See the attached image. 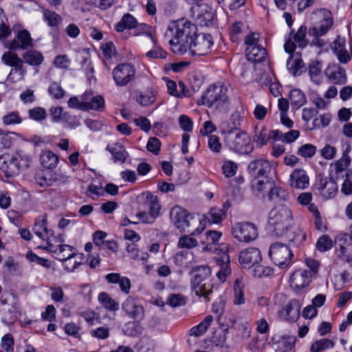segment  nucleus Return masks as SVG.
<instances>
[{
	"instance_id": "30",
	"label": "nucleus",
	"mask_w": 352,
	"mask_h": 352,
	"mask_svg": "<svg viewBox=\"0 0 352 352\" xmlns=\"http://www.w3.org/2000/svg\"><path fill=\"white\" fill-rule=\"evenodd\" d=\"M244 282L242 277L236 279L233 286V303L234 305H242L245 302L244 294Z\"/></svg>"
},
{
	"instance_id": "41",
	"label": "nucleus",
	"mask_w": 352,
	"mask_h": 352,
	"mask_svg": "<svg viewBox=\"0 0 352 352\" xmlns=\"http://www.w3.org/2000/svg\"><path fill=\"white\" fill-rule=\"evenodd\" d=\"M133 321L126 323L122 329L124 335L135 337L142 333L144 328L140 322Z\"/></svg>"
},
{
	"instance_id": "33",
	"label": "nucleus",
	"mask_w": 352,
	"mask_h": 352,
	"mask_svg": "<svg viewBox=\"0 0 352 352\" xmlns=\"http://www.w3.org/2000/svg\"><path fill=\"white\" fill-rule=\"evenodd\" d=\"M270 188V192L267 194L268 199L272 201L278 202L282 201H287L289 197V194L285 189L276 186L273 184L272 187L267 186Z\"/></svg>"
},
{
	"instance_id": "29",
	"label": "nucleus",
	"mask_w": 352,
	"mask_h": 352,
	"mask_svg": "<svg viewBox=\"0 0 352 352\" xmlns=\"http://www.w3.org/2000/svg\"><path fill=\"white\" fill-rule=\"evenodd\" d=\"M331 47L340 62L346 63L349 60L350 56L345 48V41L344 39L338 38L333 41Z\"/></svg>"
},
{
	"instance_id": "62",
	"label": "nucleus",
	"mask_w": 352,
	"mask_h": 352,
	"mask_svg": "<svg viewBox=\"0 0 352 352\" xmlns=\"http://www.w3.org/2000/svg\"><path fill=\"white\" fill-rule=\"evenodd\" d=\"M238 169L237 164L231 160H226L222 166L223 173L226 177L234 176Z\"/></svg>"
},
{
	"instance_id": "38",
	"label": "nucleus",
	"mask_w": 352,
	"mask_h": 352,
	"mask_svg": "<svg viewBox=\"0 0 352 352\" xmlns=\"http://www.w3.org/2000/svg\"><path fill=\"white\" fill-rule=\"evenodd\" d=\"M32 65L38 66L44 60L43 54L36 50H29L23 55V61Z\"/></svg>"
},
{
	"instance_id": "19",
	"label": "nucleus",
	"mask_w": 352,
	"mask_h": 352,
	"mask_svg": "<svg viewBox=\"0 0 352 352\" xmlns=\"http://www.w3.org/2000/svg\"><path fill=\"white\" fill-rule=\"evenodd\" d=\"M245 118V111L242 107H237L231 114L230 122H223L221 124V133L224 132L227 129L231 131H241L239 127L241 126Z\"/></svg>"
},
{
	"instance_id": "18",
	"label": "nucleus",
	"mask_w": 352,
	"mask_h": 352,
	"mask_svg": "<svg viewBox=\"0 0 352 352\" xmlns=\"http://www.w3.org/2000/svg\"><path fill=\"white\" fill-rule=\"evenodd\" d=\"M83 111L94 110L102 111L104 109V99L102 96H94L92 91H85L82 96Z\"/></svg>"
},
{
	"instance_id": "58",
	"label": "nucleus",
	"mask_w": 352,
	"mask_h": 352,
	"mask_svg": "<svg viewBox=\"0 0 352 352\" xmlns=\"http://www.w3.org/2000/svg\"><path fill=\"white\" fill-rule=\"evenodd\" d=\"M2 120L5 125H12L21 124L23 119L18 111H12L5 115Z\"/></svg>"
},
{
	"instance_id": "47",
	"label": "nucleus",
	"mask_w": 352,
	"mask_h": 352,
	"mask_svg": "<svg viewBox=\"0 0 352 352\" xmlns=\"http://www.w3.org/2000/svg\"><path fill=\"white\" fill-rule=\"evenodd\" d=\"M335 346V342L327 338L318 340L312 343L310 346V352H321L327 349H331Z\"/></svg>"
},
{
	"instance_id": "6",
	"label": "nucleus",
	"mask_w": 352,
	"mask_h": 352,
	"mask_svg": "<svg viewBox=\"0 0 352 352\" xmlns=\"http://www.w3.org/2000/svg\"><path fill=\"white\" fill-rule=\"evenodd\" d=\"M210 267L201 265L194 270V276L191 280V287L197 296L205 298L212 292L213 285L210 278Z\"/></svg>"
},
{
	"instance_id": "26",
	"label": "nucleus",
	"mask_w": 352,
	"mask_h": 352,
	"mask_svg": "<svg viewBox=\"0 0 352 352\" xmlns=\"http://www.w3.org/2000/svg\"><path fill=\"white\" fill-rule=\"evenodd\" d=\"M222 236V233L219 231L210 230L204 234V238L201 239V243L204 245L203 248L205 251L216 252L217 245Z\"/></svg>"
},
{
	"instance_id": "44",
	"label": "nucleus",
	"mask_w": 352,
	"mask_h": 352,
	"mask_svg": "<svg viewBox=\"0 0 352 352\" xmlns=\"http://www.w3.org/2000/svg\"><path fill=\"white\" fill-rule=\"evenodd\" d=\"M214 12L211 8H206L201 9L197 15V20L201 25L209 27L212 25Z\"/></svg>"
},
{
	"instance_id": "28",
	"label": "nucleus",
	"mask_w": 352,
	"mask_h": 352,
	"mask_svg": "<svg viewBox=\"0 0 352 352\" xmlns=\"http://www.w3.org/2000/svg\"><path fill=\"white\" fill-rule=\"evenodd\" d=\"M106 280L109 283L118 284L120 290L128 294L131 289V280L126 276H122L118 273H110L106 275Z\"/></svg>"
},
{
	"instance_id": "42",
	"label": "nucleus",
	"mask_w": 352,
	"mask_h": 352,
	"mask_svg": "<svg viewBox=\"0 0 352 352\" xmlns=\"http://www.w3.org/2000/svg\"><path fill=\"white\" fill-rule=\"evenodd\" d=\"M212 321V316H207L201 322L190 330V335L195 337L202 336L206 332Z\"/></svg>"
},
{
	"instance_id": "7",
	"label": "nucleus",
	"mask_w": 352,
	"mask_h": 352,
	"mask_svg": "<svg viewBox=\"0 0 352 352\" xmlns=\"http://www.w3.org/2000/svg\"><path fill=\"white\" fill-rule=\"evenodd\" d=\"M142 206L148 212H140L136 216L139 221L144 223H153L160 216L161 206L158 197L151 192H142L140 196Z\"/></svg>"
},
{
	"instance_id": "21",
	"label": "nucleus",
	"mask_w": 352,
	"mask_h": 352,
	"mask_svg": "<svg viewBox=\"0 0 352 352\" xmlns=\"http://www.w3.org/2000/svg\"><path fill=\"white\" fill-rule=\"evenodd\" d=\"M324 74L331 82L337 85H343L347 80L345 70L338 64L329 65Z\"/></svg>"
},
{
	"instance_id": "11",
	"label": "nucleus",
	"mask_w": 352,
	"mask_h": 352,
	"mask_svg": "<svg viewBox=\"0 0 352 352\" xmlns=\"http://www.w3.org/2000/svg\"><path fill=\"white\" fill-rule=\"evenodd\" d=\"M136 69L131 63H120L112 71L113 79L118 87H125L135 78Z\"/></svg>"
},
{
	"instance_id": "61",
	"label": "nucleus",
	"mask_w": 352,
	"mask_h": 352,
	"mask_svg": "<svg viewBox=\"0 0 352 352\" xmlns=\"http://www.w3.org/2000/svg\"><path fill=\"white\" fill-rule=\"evenodd\" d=\"M89 333L92 337L98 340H105L109 337L110 329L107 327L102 326L91 330Z\"/></svg>"
},
{
	"instance_id": "55",
	"label": "nucleus",
	"mask_w": 352,
	"mask_h": 352,
	"mask_svg": "<svg viewBox=\"0 0 352 352\" xmlns=\"http://www.w3.org/2000/svg\"><path fill=\"white\" fill-rule=\"evenodd\" d=\"M1 60L4 64L11 67L20 64V63H23V59L19 58L16 54L10 51L4 52Z\"/></svg>"
},
{
	"instance_id": "20",
	"label": "nucleus",
	"mask_w": 352,
	"mask_h": 352,
	"mask_svg": "<svg viewBox=\"0 0 352 352\" xmlns=\"http://www.w3.org/2000/svg\"><path fill=\"white\" fill-rule=\"evenodd\" d=\"M300 303L298 300L292 299L279 311L280 318L287 321H295L300 316Z\"/></svg>"
},
{
	"instance_id": "31",
	"label": "nucleus",
	"mask_w": 352,
	"mask_h": 352,
	"mask_svg": "<svg viewBox=\"0 0 352 352\" xmlns=\"http://www.w3.org/2000/svg\"><path fill=\"white\" fill-rule=\"evenodd\" d=\"M246 57L249 61L252 63L262 62L266 56L265 49L261 45L256 47H246Z\"/></svg>"
},
{
	"instance_id": "60",
	"label": "nucleus",
	"mask_w": 352,
	"mask_h": 352,
	"mask_svg": "<svg viewBox=\"0 0 352 352\" xmlns=\"http://www.w3.org/2000/svg\"><path fill=\"white\" fill-rule=\"evenodd\" d=\"M317 249L320 252H326L333 247V242L328 235H322L316 243Z\"/></svg>"
},
{
	"instance_id": "48",
	"label": "nucleus",
	"mask_w": 352,
	"mask_h": 352,
	"mask_svg": "<svg viewBox=\"0 0 352 352\" xmlns=\"http://www.w3.org/2000/svg\"><path fill=\"white\" fill-rule=\"evenodd\" d=\"M226 217L225 210L219 208H212L207 214V219L212 223H219Z\"/></svg>"
},
{
	"instance_id": "63",
	"label": "nucleus",
	"mask_w": 352,
	"mask_h": 352,
	"mask_svg": "<svg viewBox=\"0 0 352 352\" xmlns=\"http://www.w3.org/2000/svg\"><path fill=\"white\" fill-rule=\"evenodd\" d=\"M49 94L55 99H60L65 95V91L56 82H52L48 88Z\"/></svg>"
},
{
	"instance_id": "4",
	"label": "nucleus",
	"mask_w": 352,
	"mask_h": 352,
	"mask_svg": "<svg viewBox=\"0 0 352 352\" xmlns=\"http://www.w3.org/2000/svg\"><path fill=\"white\" fill-rule=\"evenodd\" d=\"M292 221V212L285 205L274 207L269 214V223L273 227L274 232L278 236H283Z\"/></svg>"
},
{
	"instance_id": "36",
	"label": "nucleus",
	"mask_w": 352,
	"mask_h": 352,
	"mask_svg": "<svg viewBox=\"0 0 352 352\" xmlns=\"http://www.w3.org/2000/svg\"><path fill=\"white\" fill-rule=\"evenodd\" d=\"M269 140L270 135L265 126H262L258 127V126H256L254 127L253 141L256 144L258 147H262L266 145Z\"/></svg>"
},
{
	"instance_id": "52",
	"label": "nucleus",
	"mask_w": 352,
	"mask_h": 352,
	"mask_svg": "<svg viewBox=\"0 0 352 352\" xmlns=\"http://www.w3.org/2000/svg\"><path fill=\"white\" fill-rule=\"evenodd\" d=\"M26 71L23 69V63L13 66L8 76V79L12 82H16L23 78Z\"/></svg>"
},
{
	"instance_id": "1",
	"label": "nucleus",
	"mask_w": 352,
	"mask_h": 352,
	"mask_svg": "<svg viewBox=\"0 0 352 352\" xmlns=\"http://www.w3.org/2000/svg\"><path fill=\"white\" fill-rule=\"evenodd\" d=\"M197 28L188 19L182 18L172 21L168 26L166 36H171L168 43L175 54L183 55L187 53L189 44L196 36Z\"/></svg>"
},
{
	"instance_id": "27",
	"label": "nucleus",
	"mask_w": 352,
	"mask_h": 352,
	"mask_svg": "<svg viewBox=\"0 0 352 352\" xmlns=\"http://www.w3.org/2000/svg\"><path fill=\"white\" fill-rule=\"evenodd\" d=\"M318 189L325 199L333 197L338 192V186L335 181L330 178H322L319 180Z\"/></svg>"
},
{
	"instance_id": "40",
	"label": "nucleus",
	"mask_w": 352,
	"mask_h": 352,
	"mask_svg": "<svg viewBox=\"0 0 352 352\" xmlns=\"http://www.w3.org/2000/svg\"><path fill=\"white\" fill-rule=\"evenodd\" d=\"M283 236H285L289 242L296 246L302 244L306 239L305 233L299 228H294L289 232L286 231Z\"/></svg>"
},
{
	"instance_id": "3",
	"label": "nucleus",
	"mask_w": 352,
	"mask_h": 352,
	"mask_svg": "<svg viewBox=\"0 0 352 352\" xmlns=\"http://www.w3.org/2000/svg\"><path fill=\"white\" fill-rule=\"evenodd\" d=\"M227 129L224 132L221 133L223 135L225 146L231 151L241 154L248 155L254 150V145L250 136L245 131H231Z\"/></svg>"
},
{
	"instance_id": "37",
	"label": "nucleus",
	"mask_w": 352,
	"mask_h": 352,
	"mask_svg": "<svg viewBox=\"0 0 352 352\" xmlns=\"http://www.w3.org/2000/svg\"><path fill=\"white\" fill-rule=\"evenodd\" d=\"M137 102L142 106H148L156 100V93L153 89L140 91L137 96Z\"/></svg>"
},
{
	"instance_id": "51",
	"label": "nucleus",
	"mask_w": 352,
	"mask_h": 352,
	"mask_svg": "<svg viewBox=\"0 0 352 352\" xmlns=\"http://www.w3.org/2000/svg\"><path fill=\"white\" fill-rule=\"evenodd\" d=\"M109 151L113 157L114 161L123 163L128 157V153L125 148L121 145H116L113 147H107Z\"/></svg>"
},
{
	"instance_id": "43",
	"label": "nucleus",
	"mask_w": 352,
	"mask_h": 352,
	"mask_svg": "<svg viewBox=\"0 0 352 352\" xmlns=\"http://www.w3.org/2000/svg\"><path fill=\"white\" fill-rule=\"evenodd\" d=\"M289 100L293 107L298 109L307 101L306 96L300 89H294L290 91Z\"/></svg>"
},
{
	"instance_id": "17",
	"label": "nucleus",
	"mask_w": 352,
	"mask_h": 352,
	"mask_svg": "<svg viewBox=\"0 0 352 352\" xmlns=\"http://www.w3.org/2000/svg\"><path fill=\"white\" fill-rule=\"evenodd\" d=\"M262 259L261 252L256 248H248L242 250L239 256L240 264L243 268H250Z\"/></svg>"
},
{
	"instance_id": "64",
	"label": "nucleus",
	"mask_w": 352,
	"mask_h": 352,
	"mask_svg": "<svg viewBox=\"0 0 352 352\" xmlns=\"http://www.w3.org/2000/svg\"><path fill=\"white\" fill-rule=\"evenodd\" d=\"M197 241L188 235L181 236L178 241V247L179 248L190 249L197 245Z\"/></svg>"
},
{
	"instance_id": "9",
	"label": "nucleus",
	"mask_w": 352,
	"mask_h": 352,
	"mask_svg": "<svg viewBox=\"0 0 352 352\" xmlns=\"http://www.w3.org/2000/svg\"><path fill=\"white\" fill-rule=\"evenodd\" d=\"M213 44V38L210 34L197 32L196 36L192 40V43L189 44L187 53L191 56L207 55L211 52Z\"/></svg>"
},
{
	"instance_id": "56",
	"label": "nucleus",
	"mask_w": 352,
	"mask_h": 352,
	"mask_svg": "<svg viewBox=\"0 0 352 352\" xmlns=\"http://www.w3.org/2000/svg\"><path fill=\"white\" fill-rule=\"evenodd\" d=\"M28 116L31 120L42 122L47 117L46 110L43 107H34L28 110Z\"/></svg>"
},
{
	"instance_id": "24",
	"label": "nucleus",
	"mask_w": 352,
	"mask_h": 352,
	"mask_svg": "<svg viewBox=\"0 0 352 352\" xmlns=\"http://www.w3.org/2000/svg\"><path fill=\"white\" fill-rule=\"evenodd\" d=\"M289 185L294 188L305 189L309 186V177L302 169H295L290 175Z\"/></svg>"
},
{
	"instance_id": "22",
	"label": "nucleus",
	"mask_w": 352,
	"mask_h": 352,
	"mask_svg": "<svg viewBox=\"0 0 352 352\" xmlns=\"http://www.w3.org/2000/svg\"><path fill=\"white\" fill-rule=\"evenodd\" d=\"M271 165L267 160L264 159H257L252 161L248 167L250 174L256 177H267L271 172Z\"/></svg>"
},
{
	"instance_id": "49",
	"label": "nucleus",
	"mask_w": 352,
	"mask_h": 352,
	"mask_svg": "<svg viewBox=\"0 0 352 352\" xmlns=\"http://www.w3.org/2000/svg\"><path fill=\"white\" fill-rule=\"evenodd\" d=\"M43 16L45 21L50 27L58 26L62 22V17L59 14L48 9L43 10Z\"/></svg>"
},
{
	"instance_id": "32",
	"label": "nucleus",
	"mask_w": 352,
	"mask_h": 352,
	"mask_svg": "<svg viewBox=\"0 0 352 352\" xmlns=\"http://www.w3.org/2000/svg\"><path fill=\"white\" fill-rule=\"evenodd\" d=\"M217 261L220 265V270L217 272V276L221 282H225L227 276L231 272L228 254L226 252H223Z\"/></svg>"
},
{
	"instance_id": "25",
	"label": "nucleus",
	"mask_w": 352,
	"mask_h": 352,
	"mask_svg": "<svg viewBox=\"0 0 352 352\" xmlns=\"http://www.w3.org/2000/svg\"><path fill=\"white\" fill-rule=\"evenodd\" d=\"M33 232L43 241H46L47 245V246H50V245H54V243H52V241L54 240V238L52 239V231L48 230L47 228L46 219H43L41 220L36 221L33 227Z\"/></svg>"
},
{
	"instance_id": "2",
	"label": "nucleus",
	"mask_w": 352,
	"mask_h": 352,
	"mask_svg": "<svg viewBox=\"0 0 352 352\" xmlns=\"http://www.w3.org/2000/svg\"><path fill=\"white\" fill-rule=\"evenodd\" d=\"M230 85L218 81L210 85L202 96V104L219 111H227L230 106L228 96Z\"/></svg>"
},
{
	"instance_id": "57",
	"label": "nucleus",
	"mask_w": 352,
	"mask_h": 352,
	"mask_svg": "<svg viewBox=\"0 0 352 352\" xmlns=\"http://www.w3.org/2000/svg\"><path fill=\"white\" fill-rule=\"evenodd\" d=\"M349 235L346 233H340L336 236V241L338 243L339 247L342 252V256L346 260V256H350L351 254H346V247L349 246L350 240L349 241Z\"/></svg>"
},
{
	"instance_id": "50",
	"label": "nucleus",
	"mask_w": 352,
	"mask_h": 352,
	"mask_svg": "<svg viewBox=\"0 0 352 352\" xmlns=\"http://www.w3.org/2000/svg\"><path fill=\"white\" fill-rule=\"evenodd\" d=\"M17 159L19 166L21 170H25L30 166L32 162V156L25 151H19L14 154Z\"/></svg>"
},
{
	"instance_id": "8",
	"label": "nucleus",
	"mask_w": 352,
	"mask_h": 352,
	"mask_svg": "<svg viewBox=\"0 0 352 352\" xmlns=\"http://www.w3.org/2000/svg\"><path fill=\"white\" fill-rule=\"evenodd\" d=\"M268 254L272 262L280 268H286L292 265L294 254L286 244L279 242L272 243Z\"/></svg>"
},
{
	"instance_id": "34",
	"label": "nucleus",
	"mask_w": 352,
	"mask_h": 352,
	"mask_svg": "<svg viewBox=\"0 0 352 352\" xmlns=\"http://www.w3.org/2000/svg\"><path fill=\"white\" fill-rule=\"evenodd\" d=\"M289 58L287 61V67L289 72L294 76H299L304 67L303 61L298 56L289 54Z\"/></svg>"
},
{
	"instance_id": "23",
	"label": "nucleus",
	"mask_w": 352,
	"mask_h": 352,
	"mask_svg": "<svg viewBox=\"0 0 352 352\" xmlns=\"http://www.w3.org/2000/svg\"><path fill=\"white\" fill-rule=\"evenodd\" d=\"M32 46V39L30 32L26 30L19 31L16 38L10 43V50L22 49L25 50Z\"/></svg>"
},
{
	"instance_id": "45",
	"label": "nucleus",
	"mask_w": 352,
	"mask_h": 352,
	"mask_svg": "<svg viewBox=\"0 0 352 352\" xmlns=\"http://www.w3.org/2000/svg\"><path fill=\"white\" fill-rule=\"evenodd\" d=\"M174 260L178 266L187 267L192 261V254L188 250H182L175 254Z\"/></svg>"
},
{
	"instance_id": "35",
	"label": "nucleus",
	"mask_w": 352,
	"mask_h": 352,
	"mask_svg": "<svg viewBox=\"0 0 352 352\" xmlns=\"http://www.w3.org/2000/svg\"><path fill=\"white\" fill-rule=\"evenodd\" d=\"M98 299L102 306L109 311L116 312L119 309V303L106 292H100Z\"/></svg>"
},
{
	"instance_id": "5",
	"label": "nucleus",
	"mask_w": 352,
	"mask_h": 352,
	"mask_svg": "<svg viewBox=\"0 0 352 352\" xmlns=\"http://www.w3.org/2000/svg\"><path fill=\"white\" fill-rule=\"evenodd\" d=\"M170 215L174 226L180 232H191L192 235H196L203 230V228L200 230L197 228L195 230H192L191 228L201 223L200 219L189 214L186 210L179 206L173 207L170 210Z\"/></svg>"
},
{
	"instance_id": "46",
	"label": "nucleus",
	"mask_w": 352,
	"mask_h": 352,
	"mask_svg": "<svg viewBox=\"0 0 352 352\" xmlns=\"http://www.w3.org/2000/svg\"><path fill=\"white\" fill-rule=\"evenodd\" d=\"M321 71L322 64L318 60H313L310 63L309 67V72L311 80L317 84L320 85L321 82Z\"/></svg>"
},
{
	"instance_id": "13",
	"label": "nucleus",
	"mask_w": 352,
	"mask_h": 352,
	"mask_svg": "<svg viewBox=\"0 0 352 352\" xmlns=\"http://www.w3.org/2000/svg\"><path fill=\"white\" fill-rule=\"evenodd\" d=\"M47 250L52 252H57L58 250H60V252H68V254H64L58 257V260L64 263L65 269L69 272L74 271L77 267L80 265V263L76 261H73L76 256V252L74 250L73 247L68 245H50L45 248Z\"/></svg>"
},
{
	"instance_id": "15",
	"label": "nucleus",
	"mask_w": 352,
	"mask_h": 352,
	"mask_svg": "<svg viewBox=\"0 0 352 352\" xmlns=\"http://www.w3.org/2000/svg\"><path fill=\"white\" fill-rule=\"evenodd\" d=\"M307 28L304 25L300 26L297 32L294 35L292 34L286 39L284 49L288 54H292L296 47L298 46L300 48H304L307 45L306 39Z\"/></svg>"
},
{
	"instance_id": "12",
	"label": "nucleus",
	"mask_w": 352,
	"mask_h": 352,
	"mask_svg": "<svg viewBox=\"0 0 352 352\" xmlns=\"http://www.w3.org/2000/svg\"><path fill=\"white\" fill-rule=\"evenodd\" d=\"M316 19L318 20V24L310 30L315 36H323L332 28L333 19L331 12L327 9L322 8L313 12Z\"/></svg>"
},
{
	"instance_id": "59",
	"label": "nucleus",
	"mask_w": 352,
	"mask_h": 352,
	"mask_svg": "<svg viewBox=\"0 0 352 352\" xmlns=\"http://www.w3.org/2000/svg\"><path fill=\"white\" fill-rule=\"evenodd\" d=\"M253 276L256 278H262L269 276L274 273V269L269 266H264L262 265H257L254 268Z\"/></svg>"
},
{
	"instance_id": "14",
	"label": "nucleus",
	"mask_w": 352,
	"mask_h": 352,
	"mask_svg": "<svg viewBox=\"0 0 352 352\" xmlns=\"http://www.w3.org/2000/svg\"><path fill=\"white\" fill-rule=\"evenodd\" d=\"M125 314L134 320H141L144 316V309L139 299L134 296H128L122 304Z\"/></svg>"
},
{
	"instance_id": "39",
	"label": "nucleus",
	"mask_w": 352,
	"mask_h": 352,
	"mask_svg": "<svg viewBox=\"0 0 352 352\" xmlns=\"http://www.w3.org/2000/svg\"><path fill=\"white\" fill-rule=\"evenodd\" d=\"M40 161L43 167L52 169L57 166L58 158L53 152L47 151L41 155Z\"/></svg>"
},
{
	"instance_id": "10",
	"label": "nucleus",
	"mask_w": 352,
	"mask_h": 352,
	"mask_svg": "<svg viewBox=\"0 0 352 352\" xmlns=\"http://www.w3.org/2000/svg\"><path fill=\"white\" fill-rule=\"evenodd\" d=\"M232 234L239 241L248 243L257 238L258 231L252 223L239 222L232 226Z\"/></svg>"
},
{
	"instance_id": "16",
	"label": "nucleus",
	"mask_w": 352,
	"mask_h": 352,
	"mask_svg": "<svg viewBox=\"0 0 352 352\" xmlns=\"http://www.w3.org/2000/svg\"><path fill=\"white\" fill-rule=\"evenodd\" d=\"M311 280V273L305 269L295 270L289 278L290 286L298 291L307 287Z\"/></svg>"
},
{
	"instance_id": "54",
	"label": "nucleus",
	"mask_w": 352,
	"mask_h": 352,
	"mask_svg": "<svg viewBox=\"0 0 352 352\" xmlns=\"http://www.w3.org/2000/svg\"><path fill=\"white\" fill-rule=\"evenodd\" d=\"M133 35L138 36V35H145L147 38H148L153 43L155 44V40L153 37L151 32V27L145 23H140L138 24L137 22L136 26L133 28Z\"/></svg>"
},
{
	"instance_id": "53",
	"label": "nucleus",
	"mask_w": 352,
	"mask_h": 352,
	"mask_svg": "<svg viewBox=\"0 0 352 352\" xmlns=\"http://www.w3.org/2000/svg\"><path fill=\"white\" fill-rule=\"evenodd\" d=\"M8 168H6V176L8 177H13L19 174L21 169L20 168L17 159L12 155L11 157L9 156L7 164Z\"/></svg>"
}]
</instances>
